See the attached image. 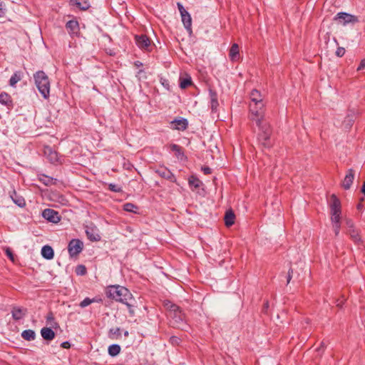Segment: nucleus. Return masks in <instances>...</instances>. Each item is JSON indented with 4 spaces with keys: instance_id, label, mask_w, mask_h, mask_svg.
Instances as JSON below:
<instances>
[{
    "instance_id": "obj_1",
    "label": "nucleus",
    "mask_w": 365,
    "mask_h": 365,
    "mask_svg": "<svg viewBox=\"0 0 365 365\" xmlns=\"http://www.w3.org/2000/svg\"><path fill=\"white\" fill-rule=\"evenodd\" d=\"M165 306L168 309V316L170 319V324L175 327L183 329L185 325V314L181 308L169 301L165 303Z\"/></svg>"
},
{
    "instance_id": "obj_2",
    "label": "nucleus",
    "mask_w": 365,
    "mask_h": 365,
    "mask_svg": "<svg viewBox=\"0 0 365 365\" xmlns=\"http://www.w3.org/2000/svg\"><path fill=\"white\" fill-rule=\"evenodd\" d=\"M106 296L121 303H126L132 298L130 292L125 287L120 285H110L107 287Z\"/></svg>"
},
{
    "instance_id": "obj_3",
    "label": "nucleus",
    "mask_w": 365,
    "mask_h": 365,
    "mask_svg": "<svg viewBox=\"0 0 365 365\" xmlns=\"http://www.w3.org/2000/svg\"><path fill=\"white\" fill-rule=\"evenodd\" d=\"M34 78L36 86L41 96L45 99H48L50 96L51 83L48 76L43 71H38L34 74Z\"/></svg>"
},
{
    "instance_id": "obj_4",
    "label": "nucleus",
    "mask_w": 365,
    "mask_h": 365,
    "mask_svg": "<svg viewBox=\"0 0 365 365\" xmlns=\"http://www.w3.org/2000/svg\"><path fill=\"white\" fill-rule=\"evenodd\" d=\"M250 119L255 121L257 126H261L264 118V103H250Z\"/></svg>"
},
{
    "instance_id": "obj_5",
    "label": "nucleus",
    "mask_w": 365,
    "mask_h": 365,
    "mask_svg": "<svg viewBox=\"0 0 365 365\" xmlns=\"http://www.w3.org/2000/svg\"><path fill=\"white\" fill-rule=\"evenodd\" d=\"M259 133L258 134V140L264 148H270L272 143L270 140L272 130L267 123H261V126H258Z\"/></svg>"
},
{
    "instance_id": "obj_6",
    "label": "nucleus",
    "mask_w": 365,
    "mask_h": 365,
    "mask_svg": "<svg viewBox=\"0 0 365 365\" xmlns=\"http://www.w3.org/2000/svg\"><path fill=\"white\" fill-rule=\"evenodd\" d=\"M83 249V243L79 239H73L68 245V251L71 257L78 255Z\"/></svg>"
},
{
    "instance_id": "obj_7",
    "label": "nucleus",
    "mask_w": 365,
    "mask_h": 365,
    "mask_svg": "<svg viewBox=\"0 0 365 365\" xmlns=\"http://www.w3.org/2000/svg\"><path fill=\"white\" fill-rule=\"evenodd\" d=\"M334 20L338 21L340 24H346L348 23L357 22L358 18L345 12H339L336 15Z\"/></svg>"
},
{
    "instance_id": "obj_8",
    "label": "nucleus",
    "mask_w": 365,
    "mask_h": 365,
    "mask_svg": "<svg viewBox=\"0 0 365 365\" xmlns=\"http://www.w3.org/2000/svg\"><path fill=\"white\" fill-rule=\"evenodd\" d=\"M135 43L140 48L149 51L151 46V40L145 34L135 35Z\"/></svg>"
},
{
    "instance_id": "obj_9",
    "label": "nucleus",
    "mask_w": 365,
    "mask_h": 365,
    "mask_svg": "<svg viewBox=\"0 0 365 365\" xmlns=\"http://www.w3.org/2000/svg\"><path fill=\"white\" fill-rule=\"evenodd\" d=\"M66 29L71 37L78 36L80 34V27L78 21L76 19L68 21L66 24Z\"/></svg>"
},
{
    "instance_id": "obj_10",
    "label": "nucleus",
    "mask_w": 365,
    "mask_h": 365,
    "mask_svg": "<svg viewBox=\"0 0 365 365\" xmlns=\"http://www.w3.org/2000/svg\"><path fill=\"white\" fill-rule=\"evenodd\" d=\"M42 216L48 221L53 223H57L61 220L57 211L48 208L43 211Z\"/></svg>"
},
{
    "instance_id": "obj_11",
    "label": "nucleus",
    "mask_w": 365,
    "mask_h": 365,
    "mask_svg": "<svg viewBox=\"0 0 365 365\" xmlns=\"http://www.w3.org/2000/svg\"><path fill=\"white\" fill-rule=\"evenodd\" d=\"M329 206L330 208L331 214L334 213L335 215L336 212H341V202L334 194H332L330 197Z\"/></svg>"
},
{
    "instance_id": "obj_12",
    "label": "nucleus",
    "mask_w": 365,
    "mask_h": 365,
    "mask_svg": "<svg viewBox=\"0 0 365 365\" xmlns=\"http://www.w3.org/2000/svg\"><path fill=\"white\" fill-rule=\"evenodd\" d=\"M0 104L11 110L14 108V101L12 97L6 92L2 91L0 93Z\"/></svg>"
},
{
    "instance_id": "obj_13",
    "label": "nucleus",
    "mask_w": 365,
    "mask_h": 365,
    "mask_svg": "<svg viewBox=\"0 0 365 365\" xmlns=\"http://www.w3.org/2000/svg\"><path fill=\"white\" fill-rule=\"evenodd\" d=\"M43 153L51 163L54 164L58 162L59 159L58 153L53 150L51 147L45 146L43 148Z\"/></svg>"
},
{
    "instance_id": "obj_14",
    "label": "nucleus",
    "mask_w": 365,
    "mask_h": 365,
    "mask_svg": "<svg viewBox=\"0 0 365 365\" xmlns=\"http://www.w3.org/2000/svg\"><path fill=\"white\" fill-rule=\"evenodd\" d=\"M355 172L352 168L348 170L346 175H345L341 186L345 190L350 189L351 184L354 179Z\"/></svg>"
},
{
    "instance_id": "obj_15",
    "label": "nucleus",
    "mask_w": 365,
    "mask_h": 365,
    "mask_svg": "<svg viewBox=\"0 0 365 365\" xmlns=\"http://www.w3.org/2000/svg\"><path fill=\"white\" fill-rule=\"evenodd\" d=\"M173 129L185 130L188 126V121L185 118L175 119L170 122Z\"/></svg>"
},
{
    "instance_id": "obj_16",
    "label": "nucleus",
    "mask_w": 365,
    "mask_h": 365,
    "mask_svg": "<svg viewBox=\"0 0 365 365\" xmlns=\"http://www.w3.org/2000/svg\"><path fill=\"white\" fill-rule=\"evenodd\" d=\"M155 173L160 177L169 180L171 182L175 181V175L171 173L170 170H168L166 168H160L159 169L156 170Z\"/></svg>"
},
{
    "instance_id": "obj_17",
    "label": "nucleus",
    "mask_w": 365,
    "mask_h": 365,
    "mask_svg": "<svg viewBox=\"0 0 365 365\" xmlns=\"http://www.w3.org/2000/svg\"><path fill=\"white\" fill-rule=\"evenodd\" d=\"M26 313L27 309L26 308L19 307H14L11 310L12 318L16 321L23 319Z\"/></svg>"
},
{
    "instance_id": "obj_18",
    "label": "nucleus",
    "mask_w": 365,
    "mask_h": 365,
    "mask_svg": "<svg viewBox=\"0 0 365 365\" xmlns=\"http://www.w3.org/2000/svg\"><path fill=\"white\" fill-rule=\"evenodd\" d=\"M37 178L46 186H51L53 185H56L57 183V179L48 176L45 174H38Z\"/></svg>"
},
{
    "instance_id": "obj_19",
    "label": "nucleus",
    "mask_w": 365,
    "mask_h": 365,
    "mask_svg": "<svg viewBox=\"0 0 365 365\" xmlns=\"http://www.w3.org/2000/svg\"><path fill=\"white\" fill-rule=\"evenodd\" d=\"M86 234L88 238L92 242H98L101 240V236L96 232V227L86 226Z\"/></svg>"
},
{
    "instance_id": "obj_20",
    "label": "nucleus",
    "mask_w": 365,
    "mask_h": 365,
    "mask_svg": "<svg viewBox=\"0 0 365 365\" xmlns=\"http://www.w3.org/2000/svg\"><path fill=\"white\" fill-rule=\"evenodd\" d=\"M229 57L232 61H237L240 59V48L237 43H233L229 51Z\"/></svg>"
},
{
    "instance_id": "obj_21",
    "label": "nucleus",
    "mask_w": 365,
    "mask_h": 365,
    "mask_svg": "<svg viewBox=\"0 0 365 365\" xmlns=\"http://www.w3.org/2000/svg\"><path fill=\"white\" fill-rule=\"evenodd\" d=\"M41 334L43 339L51 341L55 338V332L48 327H43L41 330Z\"/></svg>"
},
{
    "instance_id": "obj_22",
    "label": "nucleus",
    "mask_w": 365,
    "mask_h": 365,
    "mask_svg": "<svg viewBox=\"0 0 365 365\" xmlns=\"http://www.w3.org/2000/svg\"><path fill=\"white\" fill-rule=\"evenodd\" d=\"M182 21L185 28L189 31H192V19L188 12L181 14Z\"/></svg>"
},
{
    "instance_id": "obj_23",
    "label": "nucleus",
    "mask_w": 365,
    "mask_h": 365,
    "mask_svg": "<svg viewBox=\"0 0 365 365\" xmlns=\"http://www.w3.org/2000/svg\"><path fill=\"white\" fill-rule=\"evenodd\" d=\"M235 215L232 210L226 211L224 220L227 227H230L235 223Z\"/></svg>"
},
{
    "instance_id": "obj_24",
    "label": "nucleus",
    "mask_w": 365,
    "mask_h": 365,
    "mask_svg": "<svg viewBox=\"0 0 365 365\" xmlns=\"http://www.w3.org/2000/svg\"><path fill=\"white\" fill-rule=\"evenodd\" d=\"M41 255L46 259H51L54 256L53 250L51 246L45 245L41 249Z\"/></svg>"
},
{
    "instance_id": "obj_25",
    "label": "nucleus",
    "mask_w": 365,
    "mask_h": 365,
    "mask_svg": "<svg viewBox=\"0 0 365 365\" xmlns=\"http://www.w3.org/2000/svg\"><path fill=\"white\" fill-rule=\"evenodd\" d=\"M188 184L192 190L199 188L202 185V181L195 175H191L188 179Z\"/></svg>"
},
{
    "instance_id": "obj_26",
    "label": "nucleus",
    "mask_w": 365,
    "mask_h": 365,
    "mask_svg": "<svg viewBox=\"0 0 365 365\" xmlns=\"http://www.w3.org/2000/svg\"><path fill=\"white\" fill-rule=\"evenodd\" d=\"M251 103H263L262 96L257 89H253L250 94Z\"/></svg>"
},
{
    "instance_id": "obj_27",
    "label": "nucleus",
    "mask_w": 365,
    "mask_h": 365,
    "mask_svg": "<svg viewBox=\"0 0 365 365\" xmlns=\"http://www.w3.org/2000/svg\"><path fill=\"white\" fill-rule=\"evenodd\" d=\"M11 197L14 202L18 206L21 207L25 206V200L21 196H19L15 190H13L12 193L11 194Z\"/></svg>"
},
{
    "instance_id": "obj_28",
    "label": "nucleus",
    "mask_w": 365,
    "mask_h": 365,
    "mask_svg": "<svg viewBox=\"0 0 365 365\" xmlns=\"http://www.w3.org/2000/svg\"><path fill=\"white\" fill-rule=\"evenodd\" d=\"M347 233L350 235L351 239L354 242V243L358 244L361 242V236L359 235L358 230H348Z\"/></svg>"
},
{
    "instance_id": "obj_29",
    "label": "nucleus",
    "mask_w": 365,
    "mask_h": 365,
    "mask_svg": "<svg viewBox=\"0 0 365 365\" xmlns=\"http://www.w3.org/2000/svg\"><path fill=\"white\" fill-rule=\"evenodd\" d=\"M170 150L175 152V155L177 158L182 159L184 157V152L182 147L177 144H171Z\"/></svg>"
},
{
    "instance_id": "obj_30",
    "label": "nucleus",
    "mask_w": 365,
    "mask_h": 365,
    "mask_svg": "<svg viewBox=\"0 0 365 365\" xmlns=\"http://www.w3.org/2000/svg\"><path fill=\"white\" fill-rule=\"evenodd\" d=\"M22 73L21 71L15 72L9 80V85L11 87H15L16 84L21 80Z\"/></svg>"
},
{
    "instance_id": "obj_31",
    "label": "nucleus",
    "mask_w": 365,
    "mask_h": 365,
    "mask_svg": "<svg viewBox=\"0 0 365 365\" xmlns=\"http://www.w3.org/2000/svg\"><path fill=\"white\" fill-rule=\"evenodd\" d=\"M21 336L26 341H33L35 339L36 334L31 329H26L23 331Z\"/></svg>"
},
{
    "instance_id": "obj_32",
    "label": "nucleus",
    "mask_w": 365,
    "mask_h": 365,
    "mask_svg": "<svg viewBox=\"0 0 365 365\" xmlns=\"http://www.w3.org/2000/svg\"><path fill=\"white\" fill-rule=\"evenodd\" d=\"M121 348L118 344H112L108 347V354L111 356H115L120 352Z\"/></svg>"
},
{
    "instance_id": "obj_33",
    "label": "nucleus",
    "mask_w": 365,
    "mask_h": 365,
    "mask_svg": "<svg viewBox=\"0 0 365 365\" xmlns=\"http://www.w3.org/2000/svg\"><path fill=\"white\" fill-rule=\"evenodd\" d=\"M46 323L48 324H50L53 328H56L58 327V323L55 321V317H54V315H53V313L52 312H49L46 317Z\"/></svg>"
},
{
    "instance_id": "obj_34",
    "label": "nucleus",
    "mask_w": 365,
    "mask_h": 365,
    "mask_svg": "<svg viewBox=\"0 0 365 365\" xmlns=\"http://www.w3.org/2000/svg\"><path fill=\"white\" fill-rule=\"evenodd\" d=\"M71 4L72 5L76 6L78 8H79L81 10L86 11L88 9L89 5L87 2L81 3L78 0H71Z\"/></svg>"
},
{
    "instance_id": "obj_35",
    "label": "nucleus",
    "mask_w": 365,
    "mask_h": 365,
    "mask_svg": "<svg viewBox=\"0 0 365 365\" xmlns=\"http://www.w3.org/2000/svg\"><path fill=\"white\" fill-rule=\"evenodd\" d=\"M123 210L126 212L136 213L138 207L133 203L127 202L123 205Z\"/></svg>"
},
{
    "instance_id": "obj_36",
    "label": "nucleus",
    "mask_w": 365,
    "mask_h": 365,
    "mask_svg": "<svg viewBox=\"0 0 365 365\" xmlns=\"http://www.w3.org/2000/svg\"><path fill=\"white\" fill-rule=\"evenodd\" d=\"M180 86L182 89L187 88L189 86L192 84V80L190 76H187V78H180Z\"/></svg>"
},
{
    "instance_id": "obj_37",
    "label": "nucleus",
    "mask_w": 365,
    "mask_h": 365,
    "mask_svg": "<svg viewBox=\"0 0 365 365\" xmlns=\"http://www.w3.org/2000/svg\"><path fill=\"white\" fill-rule=\"evenodd\" d=\"M110 337L112 339H118L121 336L120 329L119 327L110 329L109 330Z\"/></svg>"
},
{
    "instance_id": "obj_38",
    "label": "nucleus",
    "mask_w": 365,
    "mask_h": 365,
    "mask_svg": "<svg viewBox=\"0 0 365 365\" xmlns=\"http://www.w3.org/2000/svg\"><path fill=\"white\" fill-rule=\"evenodd\" d=\"M77 275L83 276L87 273L86 267L83 264H79L76 268Z\"/></svg>"
},
{
    "instance_id": "obj_39",
    "label": "nucleus",
    "mask_w": 365,
    "mask_h": 365,
    "mask_svg": "<svg viewBox=\"0 0 365 365\" xmlns=\"http://www.w3.org/2000/svg\"><path fill=\"white\" fill-rule=\"evenodd\" d=\"M341 212H336L335 215L331 213V220L332 224L341 223Z\"/></svg>"
},
{
    "instance_id": "obj_40",
    "label": "nucleus",
    "mask_w": 365,
    "mask_h": 365,
    "mask_svg": "<svg viewBox=\"0 0 365 365\" xmlns=\"http://www.w3.org/2000/svg\"><path fill=\"white\" fill-rule=\"evenodd\" d=\"M108 190L114 192H120L123 191L121 187L113 183L108 185Z\"/></svg>"
},
{
    "instance_id": "obj_41",
    "label": "nucleus",
    "mask_w": 365,
    "mask_h": 365,
    "mask_svg": "<svg viewBox=\"0 0 365 365\" xmlns=\"http://www.w3.org/2000/svg\"><path fill=\"white\" fill-rule=\"evenodd\" d=\"M94 302H96L95 299H91L88 297H86L80 303V307L84 308Z\"/></svg>"
},
{
    "instance_id": "obj_42",
    "label": "nucleus",
    "mask_w": 365,
    "mask_h": 365,
    "mask_svg": "<svg viewBox=\"0 0 365 365\" xmlns=\"http://www.w3.org/2000/svg\"><path fill=\"white\" fill-rule=\"evenodd\" d=\"M354 121V117L352 115L350 116L349 115H348L344 122V123L345 124V127L350 128L352 125Z\"/></svg>"
},
{
    "instance_id": "obj_43",
    "label": "nucleus",
    "mask_w": 365,
    "mask_h": 365,
    "mask_svg": "<svg viewBox=\"0 0 365 365\" xmlns=\"http://www.w3.org/2000/svg\"><path fill=\"white\" fill-rule=\"evenodd\" d=\"M5 253L11 261L14 262V255L12 250H11V248L6 247L5 249Z\"/></svg>"
},
{
    "instance_id": "obj_44",
    "label": "nucleus",
    "mask_w": 365,
    "mask_h": 365,
    "mask_svg": "<svg viewBox=\"0 0 365 365\" xmlns=\"http://www.w3.org/2000/svg\"><path fill=\"white\" fill-rule=\"evenodd\" d=\"M169 341L173 344V345H178L180 342V339L178 338V336H173L170 338V340Z\"/></svg>"
},
{
    "instance_id": "obj_45",
    "label": "nucleus",
    "mask_w": 365,
    "mask_h": 365,
    "mask_svg": "<svg viewBox=\"0 0 365 365\" xmlns=\"http://www.w3.org/2000/svg\"><path fill=\"white\" fill-rule=\"evenodd\" d=\"M211 109L215 111L219 106L217 98L210 101Z\"/></svg>"
},
{
    "instance_id": "obj_46",
    "label": "nucleus",
    "mask_w": 365,
    "mask_h": 365,
    "mask_svg": "<svg viewBox=\"0 0 365 365\" xmlns=\"http://www.w3.org/2000/svg\"><path fill=\"white\" fill-rule=\"evenodd\" d=\"M332 226L335 235L337 236L340 232L341 223L332 224Z\"/></svg>"
},
{
    "instance_id": "obj_47",
    "label": "nucleus",
    "mask_w": 365,
    "mask_h": 365,
    "mask_svg": "<svg viewBox=\"0 0 365 365\" xmlns=\"http://www.w3.org/2000/svg\"><path fill=\"white\" fill-rule=\"evenodd\" d=\"M6 9L4 2L0 0V18L5 15Z\"/></svg>"
},
{
    "instance_id": "obj_48",
    "label": "nucleus",
    "mask_w": 365,
    "mask_h": 365,
    "mask_svg": "<svg viewBox=\"0 0 365 365\" xmlns=\"http://www.w3.org/2000/svg\"><path fill=\"white\" fill-rule=\"evenodd\" d=\"M344 53H345V50L344 48H341V47L338 48L336 51V56H339V57L343 56L344 55Z\"/></svg>"
},
{
    "instance_id": "obj_49",
    "label": "nucleus",
    "mask_w": 365,
    "mask_h": 365,
    "mask_svg": "<svg viewBox=\"0 0 365 365\" xmlns=\"http://www.w3.org/2000/svg\"><path fill=\"white\" fill-rule=\"evenodd\" d=\"M124 304L127 306L130 314L131 316H133L135 312H134V310L133 309V306L130 304L128 303V301H126V303H124Z\"/></svg>"
},
{
    "instance_id": "obj_50",
    "label": "nucleus",
    "mask_w": 365,
    "mask_h": 365,
    "mask_svg": "<svg viewBox=\"0 0 365 365\" xmlns=\"http://www.w3.org/2000/svg\"><path fill=\"white\" fill-rule=\"evenodd\" d=\"M209 93H210V101L217 98V94L215 91L210 89Z\"/></svg>"
},
{
    "instance_id": "obj_51",
    "label": "nucleus",
    "mask_w": 365,
    "mask_h": 365,
    "mask_svg": "<svg viewBox=\"0 0 365 365\" xmlns=\"http://www.w3.org/2000/svg\"><path fill=\"white\" fill-rule=\"evenodd\" d=\"M177 6H178V10H179V11H180V15H181V14H185V13L187 12V11L185 9L184 6H183L180 3V2L177 3Z\"/></svg>"
},
{
    "instance_id": "obj_52",
    "label": "nucleus",
    "mask_w": 365,
    "mask_h": 365,
    "mask_svg": "<svg viewBox=\"0 0 365 365\" xmlns=\"http://www.w3.org/2000/svg\"><path fill=\"white\" fill-rule=\"evenodd\" d=\"M202 171L205 175H209L212 173V169L207 166H204L202 168Z\"/></svg>"
},
{
    "instance_id": "obj_53",
    "label": "nucleus",
    "mask_w": 365,
    "mask_h": 365,
    "mask_svg": "<svg viewBox=\"0 0 365 365\" xmlns=\"http://www.w3.org/2000/svg\"><path fill=\"white\" fill-rule=\"evenodd\" d=\"M292 273H293V269L292 268H290L289 269V271H288V274H287V284L290 282V281L292 279Z\"/></svg>"
},
{
    "instance_id": "obj_54",
    "label": "nucleus",
    "mask_w": 365,
    "mask_h": 365,
    "mask_svg": "<svg viewBox=\"0 0 365 365\" xmlns=\"http://www.w3.org/2000/svg\"><path fill=\"white\" fill-rule=\"evenodd\" d=\"M365 69V58L362 59L357 68V71H361Z\"/></svg>"
},
{
    "instance_id": "obj_55",
    "label": "nucleus",
    "mask_w": 365,
    "mask_h": 365,
    "mask_svg": "<svg viewBox=\"0 0 365 365\" xmlns=\"http://www.w3.org/2000/svg\"><path fill=\"white\" fill-rule=\"evenodd\" d=\"M346 223L348 227V230L355 229V227L354 226V222L351 220H346Z\"/></svg>"
},
{
    "instance_id": "obj_56",
    "label": "nucleus",
    "mask_w": 365,
    "mask_h": 365,
    "mask_svg": "<svg viewBox=\"0 0 365 365\" xmlns=\"http://www.w3.org/2000/svg\"><path fill=\"white\" fill-rule=\"evenodd\" d=\"M61 346L63 349H69L71 347V344L68 341H64L61 344Z\"/></svg>"
},
{
    "instance_id": "obj_57",
    "label": "nucleus",
    "mask_w": 365,
    "mask_h": 365,
    "mask_svg": "<svg viewBox=\"0 0 365 365\" xmlns=\"http://www.w3.org/2000/svg\"><path fill=\"white\" fill-rule=\"evenodd\" d=\"M325 346H325L324 342V341H322V342H321V344H320V346H319V348H317V351L318 352H319V351H321L323 352V351H324V349H325Z\"/></svg>"
},
{
    "instance_id": "obj_58",
    "label": "nucleus",
    "mask_w": 365,
    "mask_h": 365,
    "mask_svg": "<svg viewBox=\"0 0 365 365\" xmlns=\"http://www.w3.org/2000/svg\"><path fill=\"white\" fill-rule=\"evenodd\" d=\"M363 200H364V198H361L360 200V202L358 203V205L356 206L357 210H362V208L364 207L363 203H362Z\"/></svg>"
},
{
    "instance_id": "obj_59",
    "label": "nucleus",
    "mask_w": 365,
    "mask_h": 365,
    "mask_svg": "<svg viewBox=\"0 0 365 365\" xmlns=\"http://www.w3.org/2000/svg\"><path fill=\"white\" fill-rule=\"evenodd\" d=\"M361 192L365 195V181L364 182V183L362 185Z\"/></svg>"
},
{
    "instance_id": "obj_60",
    "label": "nucleus",
    "mask_w": 365,
    "mask_h": 365,
    "mask_svg": "<svg viewBox=\"0 0 365 365\" xmlns=\"http://www.w3.org/2000/svg\"><path fill=\"white\" fill-rule=\"evenodd\" d=\"M135 65L138 67V66H142L143 64L140 61H136V62H135Z\"/></svg>"
},
{
    "instance_id": "obj_61",
    "label": "nucleus",
    "mask_w": 365,
    "mask_h": 365,
    "mask_svg": "<svg viewBox=\"0 0 365 365\" xmlns=\"http://www.w3.org/2000/svg\"><path fill=\"white\" fill-rule=\"evenodd\" d=\"M269 307V303L268 302H267L264 304V309H267Z\"/></svg>"
},
{
    "instance_id": "obj_62",
    "label": "nucleus",
    "mask_w": 365,
    "mask_h": 365,
    "mask_svg": "<svg viewBox=\"0 0 365 365\" xmlns=\"http://www.w3.org/2000/svg\"><path fill=\"white\" fill-rule=\"evenodd\" d=\"M123 334L125 337H127L129 335V332L128 331H125Z\"/></svg>"
}]
</instances>
